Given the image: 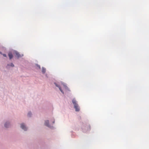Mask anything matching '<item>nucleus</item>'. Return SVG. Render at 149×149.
Masks as SVG:
<instances>
[{"label":"nucleus","mask_w":149,"mask_h":149,"mask_svg":"<svg viewBox=\"0 0 149 149\" xmlns=\"http://www.w3.org/2000/svg\"><path fill=\"white\" fill-rule=\"evenodd\" d=\"M53 123H55V120L54 119V120L52 122Z\"/></svg>","instance_id":"obj_18"},{"label":"nucleus","mask_w":149,"mask_h":149,"mask_svg":"<svg viewBox=\"0 0 149 149\" xmlns=\"http://www.w3.org/2000/svg\"><path fill=\"white\" fill-rule=\"evenodd\" d=\"M3 55V56L4 57H6V58H8V57H7V56L6 55V54H2Z\"/></svg>","instance_id":"obj_15"},{"label":"nucleus","mask_w":149,"mask_h":149,"mask_svg":"<svg viewBox=\"0 0 149 149\" xmlns=\"http://www.w3.org/2000/svg\"><path fill=\"white\" fill-rule=\"evenodd\" d=\"M61 84L63 85V86H64V88H65V89L66 90L69 91H70V89L68 88V87L67 86L66 84H65L63 81H61Z\"/></svg>","instance_id":"obj_8"},{"label":"nucleus","mask_w":149,"mask_h":149,"mask_svg":"<svg viewBox=\"0 0 149 149\" xmlns=\"http://www.w3.org/2000/svg\"><path fill=\"white\" fill-rule=\"evenodd\" d=\"M45 76H46V77L47 78V77H48V76H47V74H46Z\"/></svg>","instance_id":"obj_20"},{"label":"nucleus","mask_w":149,"mask_h":149,"mask_svg":"<svg viewBox=\"0 0 149 149\" xmlns=\"http://www.w3.org/2000/svg\"><path fill=\"white\" fill-rule=\"evenodd\" d=\"M35 65H36L37 67H38L39 69H41L40 66L39 65H38V64H36Z\"/></svg>","instance_id":"obj_14"},{"label":"nucleus","mask_w":149,"mask_h":149,"mask_svg":"<svg viewBox=\"0 0 149 149\" xmlns=\"http://www.w3.org/2000/svg\"><path fill=\"white\" fill-rule=\"evenodd\" d=\"M12 51L13 52V54H15V57H16L17 59L20 58V54H19L18 51L13 49H12Z\"/></svg>","instance_id":"obj_4"},{"label":"nucleus","mask_w":149,"mask_h":149,"mask_svg":"<svg viewBox=\"0 0 149 149\" xmlns=\"http://www.w3.org/2000/svg\"><path fill=\"white\" fill-rule=\"evenodd\" d=\"M20 127L25 131H26L28 130V128L24 123L20 124Z\"/></svg>","instance_id":"obj_5"},{"label":"nucleus","mask_w":149,"mask_h":149,"mask_svg":"<svg viewBox=\"0 0 149 149\" xmlns=\"http://www.w3.org/2000/svg\"><path fill=\"white\" fill-rule=\"evenodd\" d=\"M59 90L61 91V92L64 95V91H63V90H62V89L61 88V87H59Z\"/></svg>","instance_id":"obj_13"},{"label":"nucleus","mask_w":149,"mask_h":149,"mask_svg":"<svg viewBox=\"0 0 149 149\" xmlns=\"http://www.w3.org/2000/svg\"><path fill=\"white\" fill-rule=\"evenodd\" d=\"M46 68L44 67H42V73L43 74H44L46 72Z\"/></svg>","instance_id":"obj_10"},{"label":"nucleus","mask_w":149,"mask_h":149,"mask_svg":"<svg viewBox=\"0 0 149 149\" xmlns=\"http://www.w3.org/2000/svg\"><path fill=\"white\" fill-rule=\"evenodd\" d=\"M73 135H74V134H71V136H72V138H73Z\"/></svg>","instance_id":"obj_17"},{"label":"nucleus","mask_w":149,"mask_h":149,"mask_svg":"<svg viewBox=\"0 0 149 149\" xmlns=\"http://www.w3.org/2000/svg\"><path fill=\"white\" fill-rule=\"evenodd\" d=\"M45 125L47 127H48L49 128H51L52 127L51 125H49V122L48 120H47L45 121Z\"/></svg>","instance_id":"obj_7"},{"label":"nucleus","mask_w":149,"mask_h":149,"mask_svg":"<svg viewBox=\"0 0 149 149\" xmlns=\"http://www.w3.org/2000/svg\"><path fill=\"white\" fill-rule=\"evenodd\" d=\"M10 66L14 67L15 66V65L12 63H11L10 64H8L6 66V68L7 69H9Z\"/></svg>","instance_id":"obj_9"},{"label":"nucleus","mask_w":149,"mask_h":149,"mask_svg":"<svg viewBox=\"0 0 149 149\" xmlns=\"http://www.w3.org/2000/svg\"><path fill=\"white\" fill-rule=\"evenodd\" d=\"M72 102L74 105V108L75 109V111H79L80 110V107L74 98L72 100Z\"/></svg>","instance_id":"obj_2"},{"label":"nucleus","mask_w":149,"mask_h":149,"mask_svg":"<svg viewBox=\"0 0 149 149\" xmlns=\"http://www.w3.org/2000/svg\"><path fill=\"white\" fill-rule=\"evenodd\" d=\"M2 54H3V53H2V52L0 51V54H1V55H2Z\"/></svg>","instance_id":"obj_19"},{"label":"nucleus","mask_w":149,"mask_h":149,"mask_svg":"<svg viewBox=\"0 0 149 149\" xmlns=\"http://www.w3.org/2000/svg\"><path fill=\"white\" fill-rule=\"evenodd\" d=\"M81 129L83 132L86 133L90 130L91 127L88 124L84 125L83 123H82V125L81 126Z\"/></svg>","instance_id":"obj_1"},{"label":"nucleus","mask_w":149,"mask_h":149,"mask_svg":"<svg viewBox=\"0 0 149 149\" xmlns=\"http://www.w3.org/2000/svg\"><path fill=\"white\" fill-rule=\"evenodd\" d=\"M24 56V54H20V58L23 56Z\"/></svg>","instance_id":"obj_16"},{"label":"nucleus","mask_w":149,"mask_h":149,"mask_svg":"<svg viewBox=\"0 0 149 149\" xmlns=\"http://www.w3.org/2000/svg\"><path fill=\"white\" fill-rule=\"evenodd\" d=\"M8 56L10 60H11L14 57L12 52L10 51L8 52Z\"/></svg>","instance_id":"obj_6"},{"label":"nucleus","mask_w":149,"mask_h":149,"mask_svg":"<svg viewBox=\"0 0 149 149\" xmlns=\"http://www.w3.org/2000/svg\"><path fill=\"white\" fill-rule=\"evenodd\" d=\"M4 126L6 129L10 128L11 127L10 122L8 120L6 121L4 123Z\"/></svg>","instance_id":"obj_3"},{"label":"nucleus","mask_w":149,"mask_h":149,"mask_svg":"<svg viewBox=\"0 0 149 149\" xmlns=\"http://www.w3.org/2000/svg\"><path fill=\"white\" fill-rule=\"evenodd\" d=\"M54 84L56 87L58 88L61 87L59 84H58L56 82H54Z\"/></svg>","instance_id":"obj_12"},{"label":"nucleus","mask_w":149,"mask_h":149,"mask_svg":"<svg viewBox=\"0 0 149 149\" xmlns=\"http://www.w3.org/2000/svg\"><path fill=\"white\" fill-rule=\"evenodd\" d=\"M32 114L31 111H29L27 114V116L29 117H31Z\"/></svg>","instance_id":"obj_11"}]
</instances>
